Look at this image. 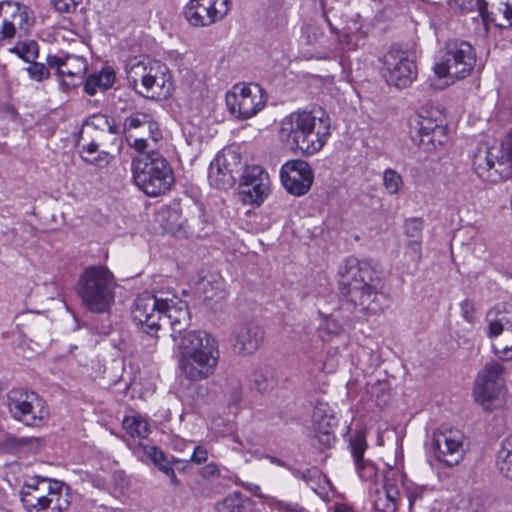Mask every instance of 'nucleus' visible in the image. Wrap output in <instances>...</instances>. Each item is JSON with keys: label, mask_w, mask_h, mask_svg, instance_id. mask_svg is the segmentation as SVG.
I'll return each mask as SVG.
<instances>
[{"label": "nucleus", "mask_w": 512, "mask_h": 512, "mask_svg": "<svg viewBox=\"0 0 512 512\" xmlns=\"http://www.w3.org/2000/svg\"><path fill=\"white\" fill-rule=\"evenodd\" d=\"M100 143L96 139H91L90 141L81 140L79 138V146L81 147V157L82 159L89 163L98 167L107 166L111 160L113 159V155L105 150L99 151Z\"/></svg>", "instance_id": "nucleus-30"}, {"label": "nucleus", "mask_w": 512, "mask_h": 512, "mask_svg": "<svg viewBox=\"0 0 512 512\" xmlns=\"http://www.w3.org/2000/svg\"><path fill=\"white\" fill-rule=\"evenodd\" d=\"M5 405L11 418L27 427H41L49 418V408L44 398L25 388L9 390Z\"/></svg>", "instance_id": "nucleus-7"}, {"label": "nucleus", "mask_w": 512, "mask_h": 512, "mask_svg": "<svg viewBox=\"0 0 512 512\" xmlns=\"http://www.w3.org/2000/svg\"><path fill=\"white\" fill-rule=\"evenodd\" d=\"M331 135V119L321 109L297 110L280 121L278 136L294 152L314 155Z\"/></svg>", "instance_id": "nucleus-2"}, {"label": "nucleus", "mask_w": 512, "mask_h": 512, "mask_svg": "<svg viewBox=\"0 0 512 512\" xmlns=\"http://www.w3.org/2000/svg\"><path fill=\"white\" fill-rule=\"evenodd\" d=\"M404 489L406 497L409 501V508L411 509L416 503L423 501L431 496L433 489L426 485H418L413 482H405Z\"/></svg>", "instance_id": "nucleus-41"}, {"label": "nucleus", "mask_w": 512, "mask_h": 512, "mask_svg": "<svg viewBox=\"0 0 512 512\" xmlns=\"http://www.w3.org/2000/svg\"><path fill=\"white\" fill-rule=\"evenodd\" d=\"M218 512H255L253 502L240 492H234L216 504Z\"/></svg>", "instance_id": "nucleus-34"}, {"label": "nucleus", "mask_w": 512, "mask_h": 512, "mask_svg": "<svg viewBox=\"0 0 512 512\" xmlns=\"http://www.w3.org/2000/svg\"><path fill=\"white\" fill-rule=\"evenodd\" d=\"M338 276L341 295L361 311L377 314L387 306V298L380 292V278L369 261L348 257L339 266Z\"/></svg>", "instance_id": "nucleus-1"}, {"label": "nucleus", "mask_w": 512, "mask_h": 512, "mask_svg": "<svg viewBox=\"0 0 512 512\" xmlns=\"http://www.w3.org/2000/svg\"><path fill=\"white\" fill-rule=\"evenodd\" d=\"M122 425L132 438L146 439L151 432L147 418L140 414L125 416Z\"/></svg>", "instance_id": "nucleus-36"}, {"label": "nucleus", "mask_w": 512, "mask_h": 512, "mask_svg": "<svg viewBox=\"0 0 512 512\" xmlns=\"http://www.w3.org/2000/svg\"><path fill=\"white\" fill-rule=\"evenodd\" d=\"M116 282L105 266H89L81 274L78 293L85 307L96 313L107 312L115 302Z\"/></svg>", "instance_id": "nucleus-5"}, {"label": "nucleus", "mask_w": 512, "mask_h": 512, "mask_svg": "<svg viewBox=\"0 0 512 512\" xmlns=\"http://www.w3.org/2000/svg\"><path fill=\"white\" fill-rule=\"evenodd\" d=\"M504 16H501L502 27L509 28L512 26V0L504 1Z\"/></svg>", "instance_id": "nucleus-55"}, {"label": "nucleus", "mask_w": 512, "mask_h": 512, "mask_svg": "<svg viewBox=\"0 0 512 512\" xmlns=\"http://www.w3.org/2000/svg\"><path fill=\"white\" fill-rule=\"evenodd\" d=\"M476 63L473 47L465 41L448 43L439 61L434 65L439 78L450 77L463 79L470 74Z\"/></svg>", "instance_id": "nucleus-10"}, {"label": "nucleus", "mask_w": 512, "mask_h": 512, "mask_svg": "<svg viewBox=\"0 0 512 512\" xmlns=\"http://www.w3.org/2000/svg\"><path fill=\"white\" fill-rule=\"evenodd\" d=\"M280 178L284 188L292 195L306 194L313 183L314 174L311 166L304 160H289L280 170Z\"/></svg>", "instance_id": "nucleus-18"}, {"label": "nucleus", "mask_w": 512, "mask_h": 512, "mask_svg": "<svg viewBox=\"0 0 512 512\" xmlns=\"http://www.w3.org/2000/svg\"><path fill=\"white\" fill-rule=\"evenodd\" d=\"M153 60L133 59L126 65V76L129 86L144 96L150 77Z\"/></svg>", "instance_id": "nucleus-26"}, {"label": "nucleus", "mask_w": 512, "mask_h": 512, "mask_svg": "<svg viewBox=\"0 0 512 512\" xmlns=\"http://www.w3.org/2000/svg\"><path fill=\"white\" fill-rule=\"evenodd\" d=\"M82 0H51L54 8L60 13H72Z\"/></svg>", "instance_id": "nucleus-51"}, {"label": "nucleus", "mask_w": 512, "mask_h": 512, "mask_svg": "<svg viewBox=\"0 0 512 512\" xmlns=\"http://www.w3.org/2000/svg\"><path fill=\"white\" fill-rule=\"evenodd\" d=\"M327 408L326 403L317 402L312 413V420L320 442H323L326 446H331L335 441V436L331 431L334 418L327 415Z\"/></svg>", "instance_id": "nucleus-28"}, {"label": "nucleus", "mask_w": 512, "mask_h": 512, "mask_svg": "<svg viewBox=\"0 0 512 512\" xmlns=\"http://www.w3.org/2000/svg\"><path fill=\"white\" fill-rule=\"evenodd\" d=\"M461 311L464 318L472 323L476 320V310L473 303L469 300H465L461 303Z\"/></svg>", "instance_id": "nucleus-53"}, {"label": "nucleus", "mask_w": 512, "mask_h": 512, "mask_svg": "<svg viewBox=\"0 0 512 512\" xmlns=\"http://www.w3.org/2000/svg\"><path fill=\"white\" fill-rule=\"evenodd\" d=\"M486 321L488 323L487 334L496 335L497 331H512V308L495 307L488 311Z\"/></svg>", "instance_id": "nucleus-32"}, {"label": "nucleus", "mask_w": 512, "mask_h": 512, "mask_svg": "<svg viewBox=\"0 0 512 512\" xmlns=\"http://www.w3.org/2000/svg\"><path fill=\"white\" fill-rule=\"evenodd\" d=\"M94 76L100 83L101 91L109 89L115 81V74L111 69H103L100 73L94 74Z\"/></svg>", "instance_id": "nucleus-50"}, {"label": "nucleus", "mask_w": 512, "mask_h": 512, "mask_svg": "<svg viewBox=\"0 0 512 512\" xmlns=\"http://www.w3.org/2000/svg\"><path fill=\"white\" fill-rule=\"evenodd\" d=\"M356 471L359 477L364 481H371L377 476V467L370 460H362L355 463Z\"/></svg>", "instance_id": "nucleus-46"}, {"label": "nucleus", "mask_w": 512, "mask_h": 512, "mask_svg": "<svg viewBox=\"0 0 512 512\" xmlns=\"http://www.w3.org/2000/svg\"><path fill=\"white\" fill-rule=\"evenodd\" d=\"M234 351L240 355H251L264 341L263 329L253 322H244L234 331Z\"/></svg>", "instance_id": "nucleus-22"}, {"label": "nucleus", "mask_w": 512, "mask_h": 512, "mask_svg": "<svg viewBox=\"0 0 512 512\" xmlns=\"http://www.w3.org/2000/svg\"><path fill=\"white\" fill-rule=\"evenodd\" d=\"M27 6L13 1L0 3V44L15 36L28 35L34 24Z\"/></svg>", "instance_id": "nucleus-12"}, {"label": "nucleus", "mask_w": 512, "mask_h": 512, "mask_svg": "<svg viewBox=\"0 0 512 512\" xmlns=\"http://www.w3.org/2000/svg\"><path fill=\"white\" fill-rule=\"evenodd\" d=\"M351 453L354 459V463L364 460V452L366 450V442L362 436H357L350 442Z\"/></svg>", "instance_id": "nucleus-49"}, {"label": "nucleus", "mask_w": 512, "mask_h": 512, "mask_svg": "<svg viewBox=\"0 0 512 512\" xmlns=\"http://www.w3.org/2000/svg\"><path fill=\"white\" fill-rule=\"evenodd\" d=\"M250 382L251 387L259 392H265L274 386V379L269 372H253Z\"/></svg>", "instance_id": "nucleus-45"}, {"label": "nucleus", "mask_w": 512, "mask_h": 512, "mask_svg": "<svg viewBox=\"0 0 512 512\" xmlns=\"http://www.w3.org/2000/svg\"><path fill=\"white\" fill-rule=\"evenodd\" d=\"M324 17L331 28L332 32L337 33V39L342 51L349 52L358 49L360 43L365 39L366 33L362 29L359 21L360 16L357 14L355 19H352L350 23H347L342 33H338L337 30L331 24L326 13Z\"/></svg>", "instance_id": "nucleus-25"}, {"label": "nucleus", "mask_w": 512, "mask_h": 512, "mask_svg": "<svg viewBox=\"0 0 512 512\" xmlns=\"http://www.w3.org/2000/svg\"><path fill=\"white\" fill-rule=\"evenodd\" d=\"M164 298L149 292L140 294L134 301L131 315L136 325L144 329L146 335L142 336L143 341H147L149 351L155 347L157 340L156 334L162 327V314Z\"/></svg>", "instance_id": "nucleus-9"}, {"label": "nucleus", "mask_w": 512, "mask_h": 512, "mask_svg": "<svg viewBox=\"0 0 512 512\" xmlns=\"http://www.w3.org/2000/svg\"><path fill=\"white\" fill-rule=\"evenodd\" d=\"M241 177L242 194L246 201L259 205L270 191L269 175L261 166L246 167Z\"/></svg>", "instance_id": "nucleus-19"}, {"label": "nucleus", "mask_w": 512, "mask_h": 512, "mask_svg": "<svg viewBox=\"0 0 512 512\" xmlns=\"http://www.w3.org/2000/svg\"><path fill=\"white\" fill-rule=\"evenodd\" d=\"M334 512H353V510L347 505L341 504L335 507Z\"/></svg>", "instance_id": "nucleus-61"}, {"label": "nucleus", "mask_w": 512, "mask_h": 512, "mask_svg": "<svg viewBox=\"0 0 512 512\" xmlns=\"http://www.w3.org/2000/svg\"><path fill=\"white\" fill-rule=\"evenodd\" d=\"M207 459H208L207 450L204 447L197 445V446H195L189 461L196 463V464H202V463H205L207 461Z\"/></svg>", "instance_id": "nucleus-54"}, {"label": "nucleus", "mask_w": 512, "mask_h": 512, "mask_svg": "<svg viewBox=\"0 0 512 512\" xmlns=\"http://www.w3.org/2000/svg\"><path fill=\"white\" fill-rule=\"evenodd\" d=\"M132 176L137 187L150 197L166 193L174 183L170 164L155 151L133 159Z\"/></svg>", "instance_id": "nucleus-4"}, {"label": "nucleus", "mask_w": 512, "mask_h": 512, "mask_svg": "<svg viewBox=\"0 0 512 512\" xmlns=\"http://www.w3.org/2000/svg\"><path fill=\"white\" fill-rule=\"evenodd\" d=\"M504 366L491 361L486 363L482 374V410L487 412L500 411L506 404V388L504 385Z\"/></svg>", "instance_id": "nucleus-13"}, {"label": "nucleus", "mask_w": 512, "mask_h": 512, "mask_svg": "<svg viewBox=\"0 0 512 512\" xmlns=\"http://www.w3.org/2000/svg\"><path fill=\"white\" fill-rule=\"evenodd\" d=\"M2 109H3L4 113H5L9 118H14V116H15V110H14V108H13L11 105H9V104H5V105H3Z\"/></svg>", "instance_id": "nucleus-60"}, {"label": "nucleus", "mask_w": 512, "mask_h": 512, "mask_svg": "<svg viewBox=\"0 0 512 512\" xmlns=\"http://www.w3.org/2000/svg\"><path fill=\"white\" fill-rule=\"evenodd\" d=\"M230 9V0H189L183 15L191 26L203 28L222 21Z\"/></svg>", "instance_id": "nucleus-15"}, {"label": "nucleus", "mask_w": 512, "mask_h": 512, "mask_svg": "<svg viewBox=\"0 0 512 512\" xmlns=\"http://www.w3.org/2000/svg\"><path fill=\"white\" fill-rule=\"evenodd\" d=\"M504 0H482V20L502 27L501 16H504Z\"/></svg>", "instance_id": "nucleus-39"}, {"label": "nucleus", "mask_w": 512, "mask_h": 512, "mask_svg": "<svg viewBox=\"0 0 512 512\" xmlns=\"http://www.w3.org/2000/svg\"><path fill=\"white\" fill-rule=\"evenodd\" d=\"M133 148H135L139 152H144L148 147V139L141 137L135 138L133 143L130 144Z\"/></svg>", "instance_id": "nucleus-59"}, {"label": "nucleus", "mask_w": 512, "mask_h": 512, "mask_svg": "<svg viewBox=\"0 0 512 512\" xmlns=\"http://www.w3.org/2000/svg\"><path fill=\"white\" fill-rule=\"evenodd\" d=\"M150 77L144 97L152 100H166L174 90V84L168 67L160 61L153 60Z\"/></svg>", "instance_id": "nucleus-20"}, {"label": "nucleus", "mask_w": 512, "mask_h": 512, "mask_svg": "<svg viewBox=\"0 0 512 512\" xmlns=\"http://www.w3.org/2000/svg\"><path fill=\"white\" fill-rule=\"evenodd\" d=\"M84 90L87 94L93 96L100 90V83L94 74L90 75L85 82Z\"/></svg>", "instance_id": "nucleus-56"}, {"label": "nucleus", "mask_w": 512, "mask_h": 512, "mask_svg": "<svg viewBox=\"0 0 512 512\" xmlns=\"http://www.w3.org/2000/svg\"><path fill=\"white\" fill-rule=\"evenodd\" d=\"M342 330L341 324L332 317H326L323 323L319 327L320 337L323 340L327 338L337 335Z\"/></svg>", "instance_id": "nucleus-47"}, {"label": "nucleus", "mask_w": 512, "mask_h": 512, "mask_svg": "<svg viewBox=\"0 0 512 512\" xmlns=\"http://www.w3.org/2000/svg\"><path fill=\"white\" fill-rule=\"evenodd\" d=\"M423 222L419 218H411L405 221L404 233L408 238L407 247L420 255L422 246Z\"/></svg>", "instance_id": "nucleus-37"}, {"label": "nucleus", "mask_w": 512, "mask_h": 512, "mask_svg": "<svg viewBox=\"0 0 512 512\" xmlns=\"http://www.w3.org/2000/svg\"><path fill=\"white\" fill-rule=\"evenodd\" d=\"M486 166V180L491 183H497L512 176V131L507 136L501 157L494 161L488 151Z\"/></svg>", "instance_id": "nucleus-23"}, {"label": "nucleus", "mask_w": 512, "mask_h": 512, "mask_svg": "<svg viewBox=\"0 0 512 512\" xmlns=\"http://www.w3.org/2000/svg\"><path fill=\"white\" fill-rule=\"evenodd\" d=\"M47 63L49 67L56 68L60 77H82L85 70V63L82 58L76 56L59 57L56 55H48Z\"/></svg>", "instance_id": "nucleus-29"}, {"label": "nucleus", "mask_w": 512, "mask_h": 512, "mask_svg": "<svg viewBox=\"0 0 512 512\" xmlns=\"http://www.w3.org/2000/svg\"><path fill=\"white\" fill-rule=\"evenodd\" d=\"M271 504L275 505L277 509L279 510H285V512H290L293 510H296L298 508V505H292L290 503H286L279 500L272 499Z\"/></svg>", "instance_id": "nucleus-58"}, {"label": "nucleus", "mask_w": 512, "mask_h": 512, "mask_svg": "<svg viewBox=\"0 0 512 512\" xmlns=\"http://www.w3.org/2000/svg\"><path fill=\"white\" fill-rule=\"evenodd\" d=\"M267 458L270 460L271 463L275 465L284 466V462L281 459H278L274 456H267Z\"/></svg>", "instance_id": "nucleus-62"}, {"label": "nucleus", "mask_w": 512, "mask_h": 512, "mask_svg": "<svg viewBox=\"0 0 512 512\" xmlns=\"http://www.w3.org/2000/svg\"><path fill=\"white\" fill-rule=\"evenodd\" d=\"M462 440L459 430L442 427L433 432L428 445L440 462L453 466L462 458Z\"/></svg>", "instance_id": "nucleus-17"}, {"label": "nucleus", "mask_w": 512, "mask_h": 512, "mask_svg": "<svg viewBox=\"0 0 512 512\" xmlns=\"http://www.w3.org/2000/svg\"><path fill=\"white\" fill-rule=\"evenodd\" d=\"M20 495L27 512H62L69 506L63 484L45 477L28 479Z\"/></svg>", "instance_id": "nucleus-6"}, {"label": "nucleus", "mask_w": 512, "mask_h": 512, "mask_svg": "<svg viewBox=\"0 0 512 512\" xmlns=\"http://www.w3.org/2000/svg\"><path fill=\"white\" fill-rule=\"evenodd\" d=\"M90 130H99L100 132L107 131L112 135H118L121 133V127L107 115L101 113L93 114L86 119L81 131V140H85V135H87Z\"/></svg>", "instance_id": "nucleus-33"}, {"label": "nucleus", "mask_w": 512, "mask_h": 512, "mask_svg": "<svg viewBox=\"0 0 512 512\" xmlns=\"http://www.w3.org/2000/svg\"><path fill=\"white\" fill-rule=\"evenodd\" d=\"M198 289L204 300H218L224 297L223 282L219 277H214L212 280L202 279Z\"/></svg>", "instance_id": "nucleus-40"}, {"label": "nucleus", "mask_w": 512, "mask_h": 512, "mask_svg": "<svg viewBox=\"0 0 512 512\" xmlns=\"http://www.w3.org/2000/svg\"><path fill=\"white\" fill-rule=\"evenodd\" d=\"M383 186L388 194H398L403 187L402 176L392 168L386 169L383 172Z\"/></svg>", "instance_id": "nucleus-44"}, {"label": "nucleus", "mask_w": 512, "mask_h": 512, "mask_svg": "<svg viewBox=\"0 0 512 512\" xmlns=\"http://www.w3.org/2000/svg\"><path fill=\"white\" fill-rule=\"evenodd\" d=\"M496 466L500 474L512 481V435L503 441L497 453Z\"/></svg>", "instance_id": "nucleus-38"}, {"label": "nucleus", "mask_w": 512, "mask_h": 512, "mask_svg": "<svg viewBox=\"0 0 512 512\" xmlns=\"http://www.w3.org/2000/svg\"><path fill=\"white\" fill-rule=\"evenodd\" d=\"M417 130L418 145L431 151L445 144L448 139L447 126L443 111L434 106H423L413 120ZM417 141L416 137H413Z\"/></svg>", "instance_id": "nucleus-8"}, {"label": "nucleus", "mask_w": 512, "mask_h": 512, "mask_svg": "<svg viewBox=\"0 0 512 512\" xmlns=\"http://www.w3.org/2000/svg\"><path fill=\"white\" fill-rule=\"evenodd\" d=\"M121 127V133L130 134L132 131L139 129H147L148 138L153 142H157L161 137V132L156 121L152 117L143 112H134L124 119Z\"/></svg>", "instance_id": "nucleus-27"}, {"label": "nucleus", "mask_w": 512, "mask_h": 512, "mask_svg": "<svg viewBox=\"0 0 512 512\" xmlns=\"http://www.w3.org/2000/svg\"><path fill=\"white\" fill-rule=\"evenodd\" d=\"M479 387H480L479 384L475 383L474 398L476 401H478L480 399V392L478 391Z\"/></svg>", "instance_id": "nucleus-63"}, {"label": "nucleus", "mask_w": 512, "mask_h": 512, "mask_svg": "<svg viewBox=\"0 0 512 512\" xmlns=\"http://www.w3.org/2000/svg\"><path fill=\"white\" fill-rule=\"evenodd\" d=\"M399 497L400 492L398 487L387 479L384 484V490L377 492V497L374 500V508L378 512H396Z\"/></svg>", "instance_id": "nucleus-31"}, {"label": "nucleus", "mask_w": 512, "mask_h": 512, "mask_svg": "<svg viewBox=\"0 0 512 512\" xmlns=\"http://www.w3.org/2000/svg\"><path fill=\"white\" fill-rule=\"evenodd\" d=\"M200 475L203 479L213 480L221 476V471L217 464L211 462L202 467Z\"/></svg>", "instance_id": "nucleus-52"}, {"label": "nucleus", "mask_w": 512, "mask_h": 512, "mask_svg": "<svg viewBox=\"0 0 512 512\" xmlns=\"http://www.w3.org/2000/svg\"><path fill=\"white\" fill-rule=\"evenodd\" d=\"M133 451L138 456L141 453L146 455L153 464L170 479L173 485H179L180 481L175 474L173 464L179 463L180 459L176 457L168 459L166 454L157 446L145 445L142 443H138V445L133 448Z\"/></svg>", "instance_id": "nucleus-24"}, {"label": "nucleus", "mask_w": 512, "mask_h": 512, "mask_svg": "<svg viewBox=\"0 0 512 512\" xmlns=\"http://www.w3.org/2000/svg\"><path fill=\"white\" fill-rule=\"evenodd\" d=\"M302 39L310 46L322 45L324 31L322 27L314 22H309L302 27Z\"/></svg>", "instance_id": "nucleus-42"}, {"label": "nucleus", "mask_w": 512, "mask_h": 512, "mask_svg": "<svg viewBox=\"0 0 512 512\" xmlns=\"http://www.w3.org/2000/svg\"><path fill=\"white\" fill-rule=\"evenodd\" d=\"M229 112L237 119L246 120L261 111L266 103L264 90L258 84H237L225 97Z\"/></svg>", "instance_id": "nucleus-11"}, {"label": "nucleus", "mask_w": 512, "mask_h": 512, "mask_svg": "<svg viewBox=\"0 0 512 512\" xmlns=\"http://www.w3.org/2000/svg\"><path fill=\"white\" fill-rule=\"evenodd\" d=\"M163 314L162 321H166L171 330L173 340L177 339V335H181L187 330L191 324V315L188 305L185 301L173 297L171 299L164 298L162 304Z\"/></svg>", "instance_id": "nucleus-21"}, {"label": "nucleus", "mask_w": 512, "mask_h": 512, "mask_svg": "<svg viewBox=\"0 0 512 512\" xmlns=\"http://www.w3.org/2000/svg\"><path fill=\"white\" fill-rule=\"evenodd\" d=\"M178 349V368L185 379L199 382L215 374L220 350L214 336L206 331H189L181 337Z\"/></svg>", "instance_id": "nucleus-3"}, {"label": "nucleus", "mask_w": 512, "mask_h": 512, "mask_svg": "<svg viewBox=\"0 0 512 512\" xmlns=\"http://www.w3.org/2000/svg\"><path fill=\"white\" fill-rule=\"evenodd\" d=\"M30 63L26 71L31 79L40 82L49 77V70L43 63L35 62V60Z\"/></svg>", "instance_id": "nucleus-48"}, {"label": "nucleus", "mask_w": 512, "mask_h": 512, "mask_svg": "<svg viewBox=\"0 0 512 512\" xmlns=\"http://www.w3.org/2000/svg\"><path fill=\"white\" fill-rule=\"evenodd\" d=\"M308 473H311L313 476H315L316 474H319V471L314 469V470H308Z\"/></svg>", "instance_id": "nucleus-64"}, {"label": "nucleus", "mask_w": 512, "mask_h": 512, "mask_svg": "<svg viewBox=\"0 0 512 512\" xmlns=\"http://www.w3.org/2000/svg\"><path fill=\"white\" fill-rule=\"evenodd\" d=\"M242 170L241 156L234 150H224L210 163L208 180L212 187L227 190L234 186Z\"/></svg>", "instance_id": "nucleus-16"}, {"label": "nucleus", "mask_w": 512, "mask_h": 512, "mask_svg": "<svg viewBox=\"0 0 512 512\" xmlns=\"http://www.w3.org/2000/svg\"><path fill=\"white\" fill-rule=\"evenodd\" d=\"M462 12H469L473 9L480 11V0H455Z\"/></svg>", "instance_id": "nucleus-57"}, {"label": "nucleus", "mask_w": 512, "mask_h": 512, "mask_svg": "<svg viewBox=\"0 0 512 512\" xmlns=\"http://www.w3.org/2000/svg\"><path fill=\"white\" fill-rule=\"evenodd\" d=\"M383 76L389 85L407 88L417 78V67L405 51L392 48L383 56Z\"/></svg>", "instance_id": "nucleus-14"}, {"label": "nucleus", "mask_w": 512, "mask_h": 512, "mask_svg": "<svg viewBox=\"0 0 512 512\" xmlns=\"http://www.w3.org/2000/svg\"><path fill=\"white\" fill-rule=\"evenodd\" d=\"M11 51L28 63L38 58V44L34 40L19 42Z\"/></svg>", "instance_id": "nucleus-43"}, {"label": "nucleus", "mask_w": 512, "mask_h": 512, "mask_svg": "<svg viewBox=\"0 0 512 512\" xmlns=\"http://www.w3.org/2000/svg\"><path fill=\"white\" fill-rule=\"evenodd\" d=\"M491 340L493 353L501 360L512 359V331H497L496 335L487 334Z\"/></svg>", "instance_id": "nucleus-35"}]
</instances>
